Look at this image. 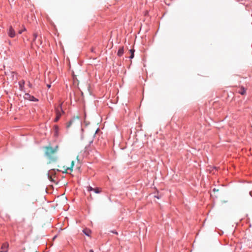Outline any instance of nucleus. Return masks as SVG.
<instances>
[{"instance_id": "f257e3e1", "label": "nucleus", "mask_w": 252, "mask_h": 252, "mask_svg": "<svg viewBox=\"0 0 252 252\" xmlns=\"http://www.w3.org/2000/svg\"><path fill=\"white\" fill-rule=\"evenodd\" d=\"M58 146H56L55 148L51 146H46L44 147L45 155L50 160V162H55L57 159V157L55 156V153L57 152Z\"/></svg>"}, {"instance_id": "f03ea898", "label": "nucleus", "mask_w": 252, "mask_h": 252, "mask_svg": "<svg viewBox=\"0 0 252 252\" xmlns=\"http://www.w3.org/2000/svg\"><path fill=\"white\" fill-rule=\"evenodd\" d=\"M55 171L54 169H51L49 171L48 173L47 174V176H48V178L49 180L50 181L53 182H55L54 181L55 177H53L52 176V175H55Z\"/></svg>"}, {"instance_id": "7ed1b4c3", "label": "nucleus", "mask_w": 252, "mask_h": 252, "mask_svg": "<svg viewBox=\"0 0 252 252\" xmlns=\"http://www.w3.org/2000/svg\"><path fill=\"white\" fill-rule=\"evenodd\" d=\"M8 35L11 38L15 35V32L12 26H10L8 31Z\"/></svg>"}, {"instance_id": "20e7f679", "label": "nucleus", "mask_w": 252, "mask_h": 252, "mask_svg": "<svg viewBox=\"0 0 252 252\" xmlns=\"http://www.w3.org/2000/svg\"><path fill=\"white\" fill-rule=\"evenodd\" d=\"M8 244L7 243H4L2 245L1 247V251H0V252H7L8 249Z\"/></svg>"}, {"instance_id": "39448f33", "label": "nucleus", "mask_w": 252, "mask_h": 252, "mask_svg": "<svg viewBox=\"0 0 252 252\" xmlns=\"http://www.w3.org/2000/svg\"><path fill=\"white\" fill-rule=\"evenodd\" d=\"M62 104L63 102H60L58 107H55L56 114H57L58 111H59V113H61V114L63 113L62 109Z\"/></svg>"}, {"instance_id": "423d86ee", "label": "nucleus", "mask_w": 252, "mask_h": 252, "mask_svg": "<svg viewBox=\"0 0 252 252\" xmlns=\"http://www.w3.org/2000/svg\"><path fill=\"white\" fill-rule=\"evenodd\" d=\"M74 165V161H72L71 163V166L70 167H66V168H65V171H63V172L66 173H67V171L68 170H70V172H72Z\"/></svg>"}, {"instance_id": "0eeeda50", "label": "nucleus", "mask_w": 252, "mask_h": 252, "mask_svg": "<svg viewBox=\"0 0 252 252\" xmlns=\"http://www.w3.org/2000/svg\"><path fill=\"white\" fill-rule=\"evenodd\" d=\"M76 120H77V121L78 122H79V120H78V118H77L76 119H72V120H70V121H69V122L67 124V125H66V127H67V128H69V127H70V126L72 125V124L73 123H74L75 122V121H76Z\"/></svg>"}, {"instance_id": "6e6552de", "label": "nucleus", "mask_w": 252, "mask_h": 252, "mask_svg": "<svg viewBox=\"0 0 252 252\" xmlns=\"http://www.w3.org/2000/svg\"><path fill=\"white\" fill-rule=\"evenodd\" d=\"M238 93L242 95H245L246 93V90L243 87H241L240 89L238 90Z\"/></svg>"}, {"instance_id": "1a4fd4ad", "label": "nucleus", "mask_w": 252, "mask_h": 252, "mask_svg": "<svg viewBox=\"0 0 252 252\" xmlns=\"http://www.w3.org/2000/svg\"><path fill=\"white\" fill-rule=\"evenodd\" d=\"M124 52V47H120V48L118 50L117 55H118V56L121 57L123 55Z\"/></svg>"}, {"instance_id": "9d476101", "label": "nucleus", "mask_w": 252, "mask_h": 252, "mask_svg": "<svg viewBox=\"0 0 252 252\" xmlns=\"http://www.w3.org/2000/svg\"><path fill=\"white\" fill-rule=\"evenodd\" d=\"M24 97L25 99H28L30 100H33V98H34V97L33 96H31L28 94H25Z\"/></svg>"}, {"instance_id": "9b49d317", "label": "nucleus", "mask_w": 252, "mask_h": 252, "mask_svg": "<svg viewBox=\"0 0 252 252\" xmlns=\"http://www.w3.org/2000/svg\"><path fill=\"white\" fill-rule=\"evenodd\" d=\"M83 232L85 235L88 236H89L90 234L91 233V231L90 229L87 228L84 229L83 230Z\"/></svg>"}, {"instance_id": "f8f14e48", "label": "nucleus", "mask_w": 252, "mask_h": 252, "mask_svg": "<svg viewBox=\"0 0 252 252\" xmlns=\"http://www.w3.org/2000/svg\"><path fill=\"white\" fill-rule=\"evenodd\" d=\"M25 82L24 81H21L19 82L20 89L23 91L24 87Z\"/></svg>"}, {"instance_id": "ddd939ff", "label": "nucleus", "mask_w": 252, "mask_h": 252, "mask_svg": "<svg viewBox=\"0 0 252 252\" xmlns=\"http://www.w3.org/2000/svg\"><path fill=\"white\" fill-rule=\"evenodd\" d=\"M61 113H59V111L57 112V114H56V117L55 119V122H57L59 120V119L60 118L61 116Z\"/></svg>"}, {"instance_id": "4468645a", "label": "nucleus", "mask_w": 252, "mask_h": 252, "mask_svg": "<svg viewBox=\"0 0 252 252\" xmlns=\"http://www.w3.org/2000/svg\"><path fill=\"white\" fill-rule=\"evenodd\" d=\"M130 53V56L129 57V58L130 59H132L133 57H134V50L133 49H130V51H129Z\"/></svg>"}, {"instance_id": "2eb2a0df", "label": "nucleus", "mask_w": 252, "mask_h": 252, "mask_svg": "<svg viewBox=\"0 0 252 252\" xmlns=\"http://www.w3.org/2000/svg\"><path fill=\"white\" fill-rule=\"evenodd\" d=\"M94 191L96 193H100L101 191V189L99 188H94Z\"/></svg>"}, {"instance_id": "dca6fc26", "label": "nucleus", "mask_w": 252, "mask_h": 252, "mask_svg": "<svg viewBox=\"0 0 252 252\" xmlns=\"http://www.w3.org/2000/svg\"><path fill=\"white\" fill-rule=\"evenodd\" d=\"M88 191H94V188H93L92 187L89 186L88 188Z\"/></svg>"}, {"instance_id": "f3484780", "label": "nucleus", "mask_w": 252, "mask_h": 252, "mask_svg": "<svg viewBox=\"0 0 252 252\" xmlns=\"http://www.w3.org/2000/svg\"><path fill=\"white\" fill-rule=\"evenodd\" d=\"M37 36V33H34L33 34V37H34L33 38V41H34L35 40V39L36 38Z\"/></svg>"}, {"instance_id": "a211bd4d", "label": "nucleus", "mask_w": 252, "mask_h": 252, "mask_svg": "<svg viewBox=\"0 0 252 252\" xmlns=\"http://www.w3.org/2000/svg\"><path fill=\"white\" fill-rule=\"evenodd\" d=\"M26 30V28L24 27L22 30H20L19 31V33L21 34L23 31H25Z\"/></svg>"}, {"instance_id": "6ab92c4d", "label": "nucleus", "mask_w": 252, "mask_h": 252, "mask_svg": "<svg viewBox=\"0 0 252 252\" xmlns=\"http://www.w3.org/2000/svg\"><path fill=\"white\" fill-rule=\"evenodd\" d=\"M42 44V42L41 40H39V41L38 42V43H37V46H39V45H41Z\"/></svg>"}, {"instance_id": "aec40b11", "label": "nucleus", "mask_w": 252, "mask_h": 252, "mask_svg": "<svg viewBox=\"0 0 252 252\" xmlns=\"http://www.w3.org/2000/svg\"><path fill=\"white\" fill-rule=\"evenodd\" d=\"M213 192H215L216 191H218L219 189H213Z\"/></svg>"}, {"instance_id": "412c9836", "label": "nucleus", "mask_w": 252, "mask_h": 252, "mask_svg": "<svg viewBox=\"0 0 252 252\" xmlns=\"http://www.w3.org/2000/svg\"><path fill=\"white\" fill-rule=\"evenodd\" d=\"M112 233H115V234H118V233H117V232H116V231H112Z\"/></svg>"}, {"instance_id": "4be33fe9", "label": "nucleus", "mask_w": 252, "mask_h": 252, "mask_svg": "<svg viewBox=\"0 0 252 252\" xmlns=\"http://www.w3.org/2000/svg\"><path fill=\"white\" fill-rule=\"evenodd\" d=\"M29 87L31 88L32 87V84L31 83H29Z\"/></svg>"}, {"instance_id": "5701e85b", "label": "nucleus", "mask_w": 252, "mask_h": 252, "mask_svg": "<svg viewBox=\"0 0 252 252\" xmlns=\"http://www.w3.org/2000/svg\"><path fill=\"white\" fill-rule=\"evenodd\" d=\"M47 86L48 88H50L51 87V85L50 84H47Z\"/></svg>"}, {"instance_id": "b1692460", "label": "nucleus", "mask_w": 252, "mask_h": 252, "mask_svg": "<svg viewBox=\"0 0 252 252\" xmlns=\"http://www.w3.org/2000/svg\"><path fill=\"white\" fill-rule=\"evenodd\" d=\"M89 252H94V251L93 250H90L89 251Z\"/></svg>"}]
</instances>
